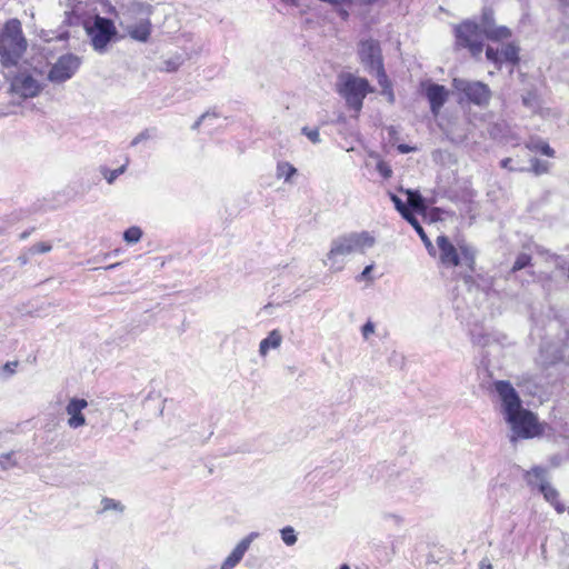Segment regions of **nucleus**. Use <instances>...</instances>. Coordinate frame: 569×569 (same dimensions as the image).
I'll use <instances>...</instances> for the list:
<instances>
[{
    "mask_svg": "<svg viewBox=\"0 0 569 569\" xmlns=\"http://www.w3.org/2000/svg\"><path fill=\"white\" fill-rule=\"evenodd\" d=\"M495 389L502 400L506 418L518 437L527 439L545 432V423L540 422L533 412L521 408V398L511 382L496 381Z\"/></svg>",
    "mask_w": 569,
    "mask_h": 569,
    "instance_id": "obj_1",
    "label": "nucleus"
},
{
    "mask_svg": "<svg viewBox=\"0 0 569 569\" xmlns=\"http://www.w3.org/2000/svg\"><path fill=\"white\" fill-rule=\"evenodd\" d=\"M436 246L438 261L442 267L447 269L465 267L471 273L476 271V251L466 241L455 244L448 236L439 234L436 238Z\"/></svg>",
    "mask_w": 569,
    "mask_h": 569,
    "instance_id": "obj_2",
    "label": "nucleus"
},
{
    "mask_svg": "<svg viewBox=\"0 0 569 569\" xmlns=\"http://www.w3.org/2000/svg\"><path fill=\"white\" fill-rule=\"evenodd\" d=\"M27 48L21 22L17 19L8 20L0 31V58L6 68L17 67Z\"/></svg>",
    "mask_w": 569,
    "mask_h": 569,
    "instance_id": "obj_3",
    "label": "nucleus"
},
{
    "mask_svg": "<svg viewBox=\"0 0 569 569\" xmlns=\"http://www.w3.org/2000/svg\"><path fill=\"white\" fill-rule=\"evenodd\" d=\"M337 91L346 100L349 108L359 112L366 96L372 92L373 88L367 79L345 73L339 77Z\"/></svg>",
    "mask_w": 569,
    "mask_h": 569,
    "instance_id": "obj_4",
    "label": "nucleus"
},
{
    "mask_svg": "<svg viewBox=\"0 0 569 569\" xmlns=\"http://www.w3.org/2000/svg\"><path fill=\"white\" fill-rule=\"evenodd\" d=\"M375 238L368 231L350 232L342 234L331 242L328 251V260H335L337 257L352 254V252H365L366 248H371Z\"/></svg>",
    "mask_w": 569,
    "mask_h": 569,
    "instance_id": "obj_5",
    "label": "nucleus"
},
{
    "mask_svg": "<svg viewBox=\"0 0 569 569\" xmlns=\"http://www.w3.org/2000/svg\"><path fill=\"white\" fill-rule=\"evenodd\" d=\"M483 30L473 21H462L455 28L456 46L467 48L476 59L483 52Z\"/></svg>",
    "mask_w": 569,
    "mask_h": 569,
    "instance_id": "obj_6",
    "label": "nucleus"
},
{
    "mask_svg": "<svg viewBox=\"0 0 569 569\" xmlns=\"http://www.w3.org/2000/svg\"><path fill=\"white\" fill-rule=\"evenodd\" d=\"M453 88L469 101L477 106H486L491 99V90L488 84L480 81H467L453 79Z\"/></svg>",
    "mask_w": 569,
    "mask_h": 569,
    "instance_id": "obj_7",
    "label": "nucleus"
},
{
    "mask_svg": "<svg viewBox=\"0 0 569 569\" xmlns=\"http://www.w3.org/2000/svg\"><path fill=\"white\" fill-rule=\"evenodd\" d=\"M89 33L93 48L96 50H106V47L117 34V28L111 19L97 16L93 26L89 29Z\"/></svg>",
    "mask_w": 569,
    "mask_h": 569,
    "instance_id": "obj_8",
    "label": "nucleus"
},
{
    "mask_svg": "<svg viewBox=\"0 0 569 569\" xmlns=\"http://www.w3.org/2000/svg\"><path fill=\"white\" fill-rule=\"evenodd\" d=\"M486 58L498 67H501L503 62L517 67L521 61L519 47L515 42H508L502 47L501 52L499 49H495V47H487Z\"/></svg>",
    "mask_w": 569,
    "mask_h": 569,
    "instance_id": "obj_9",
    "label": "nucleus"
},
{
    "mask_svg": "<svg viewBox=\"0 0 569 569\" xmlns=\"http://www.w3.org/2000/svg\"><path fill=\"white\" fill-rule=\"evenodd\" d=\"M358 54L360 62L373 70L379 63H383L378 40L365 39L359 42Z\"/></svg>",
    "mask_w": 569,
    "mask_h": 569,
    "instance_id": "obj_10",
    "label": "nucleus"
},
{
    "mask_svg": "<svg viewBox=\"0 0 569 569\" xmlns=\"http://www.w3.org/2000/svg\"><path fill=\"white\" fill-rule=\"evenodd\" d=\"M80 61L72 54L62 56L52 66L49 72V78L53 81H66L70 79L78 70Z\"/></svg>",
    "mask_w": 569,
    "mask_h": 569,
    "instance_id": "obj_11",
    "label": "nucleus"
},
{
    "mask_svg": "<svg viewBox=\"0 0 569 569\" xmlns=\"http://www.w3.org/2000/svg\"><path fill=\"white\" fill-rule=\"evenodd\" d=\"M420 86L423 89L425 97L429 102L430 111L433 116H438L448 99L449 91L445 88V86L432 83L430 81L421 82Z\"/></svg>",
    "mask_w": 569,
    "mask_h": 569,
    "instance_id": "obj_12",
    "label": "nucleus"
},
{
    "mask_svg": "<svg viewBox=\"0 0 569 569\" xmlns=\"http://www.w3.org/2000/svg\"><path fill=\"white\" fill-rule=\"evenodd\" d=\"M88 407V401L81 398H72L66 407V411L69 415L68 425L71 428H79L86 425V416L83 409Z\"/></svg>",
    "mask_w": 569,
    "mask_h": 569,
    "instance_id": "obj_13",
    "label": "nucleus"
},
{
    "mask_svg": "<svg viewBox=\"0 0 569 569\" xmlns=\"http://www.w3.org/2000/svg\"><path fill=\"white\" fill-rule=\"evenodd\" d=\"M151 21L148 18H144L127 26L126 31L132 39L144 43L151 34Z\"/></svg>",
    "mask_w": 569,
    "mask_h": 569,
    "instance_id": "obj_14",
    "label": "nucleus"
},
{
    "mask_svg": "<svg viewBox=\"0 0 569 569\" xmlns=\"http://www.w3.org/2000/svg\"><path fill=\"white\" fill-rule=\"evenodd\" d=\"M250 539L243 538L237 545L236 548L228 555L221 565L220 569H233L243 558V555L249 548Z\"/></svg>",
    "mask_w": 569,
    "mask_h": 569,
    "instance_id": "obj_15",
    "label": "nucleus"
},
{
    "mask_svg": "<svg viewBox=\"0 0 569 569\" xmlns=\"http://www.w3.org/2000/svg\"><path fill=\"white\" fill-rule=\"evenodd\" d=\"M523 480L526 481L528 487L538 488L539 490L542 483L548 482L547 470L539 466L532 467L531 469L525 471Z\"/></svg>",
    "mask_w": 569,
    "mask_h": 569,
    "instance_id": "obj_16",
    "label": "nucleus"
},
{
    "mask_svg": "<svg viewBox=\"0 0 569 569\" xmlns=\"http://www.w3.org/2000/svg\"><path fill=\"white\" fill-rule=\"evenodd\" d=\"M539 492L556 509L558 513H562L565 511L566 508L565 505L560 501L558 490L553 488L549 482L542 483L540 486Z\"/></svg>",
    "mask_w": 569,
    "mask_h": 569,
    "instance_id": "obj_17",
    "label": "nucleus"
},
{
    "mask_svg": "<svg viewBox=\"0 0 569 569\" xmlns=\"http://www.w3.org/2000/svg\"><path fill=\"white\" fill-rule=\"evenodd\" d=\"M483 33L492 41H505L512 37V30L507 26L489 24L485 27Z\"/></svg>",
    "mask_w": 569,
    "mask_h": 569,
    "instance_id": "obj_18",
    "label": "nucleus"
},
{
    "mask_svg": "<svg viewBox=\"0 0 569 569\" xmlns=\"http://www.w3.org/2000/svg\"><path fill=\"white\" fill-rule=\"evenodd\" d=\"M282 336L278 329L269 332L268 337L262 339L259 345V352L266 356L270 348H278L281 346Z\"/></svg>",
    "mask_w": 569,
    "mask_h": 569,
    "instance_id": "obj_19",
    "label": "nucleus"
},
{
    "mask_svg": "<svg viewBox=\"0 0 569 569\" xmlns=\"http://www.w3.org/2000/svg\"><path fill=\"white\" fill-rule=\"evenodd\" d=\"M373 70L377 73V80L379 86L382 88L383 93L388 94L390 97V100L393 101L395 96L392 90V83L385 70L383 63H379V66H377Z\"/></svg>",
    "mask_w": 569,
    "mask_h": 569,
    "instance_id": "obj_20",
    "label": "nucleus"
},
{
    "mask_svg": "<svg viewBox=\"0 0 569 569\" xmlns=\"http://www.w3.org/2000/svg\"><path fill=\"white\" fill-rule=\"evenodd\" d=\"M16 87L23 97H33L39 91V86L36 80L27 76L16 82Z\"/></svg>",
    "mask_w": 569,
    "mask_h": 569,
    "instance_id": "obj_21",
    "label": "nucleus"
},
{
    "mask_svg": "<svg viewBox=\"0 0 569 569\" xmlns=\"http://www.w3.org/2000/svg\"><path fill=\"white\" fill-rule=\"evenodd\" d=\"M408 207L416 212L425 213L427 207L422 197L417 191H408Z\"/></svg>",
    "mask_w": 569,
    "mask_h": 569,
    "instance_id": "obj_22",
    "label": "nucleus"
},
{
    "mask_svg": "<svg viewBox=\"0 0 569 569\" xmlns=\"http://www.w3.org/2000/svg\"><path fill=\"white\" fill-rule=\"evenodd\" d=\"M532 266V257L528 253H523V251L516 257V261H513V266H511V273H517L522 269L529 268Z\"/></svg>",
    "mask_w": 569,
    "mask_h": 569,
    "instance_id": "obj_23",
    "label": "nucleus"
},
{
    "mask_svg": "<svg viewBox=\"0 0 569 569\" xmlns=\"http://www.w3.org/2000/svg\"><path fill=\"white\" fill-rule=\"evenodd\" d=\"M297 174V169L289 162H280L277 166V177L283 178L286 181Z\"/></svg>",
    "mask_w": 569,
    "mask_h": 569,
    "instance_id": "obj_24",
    "label": "nucleus"
},
{
    "mask_svg": "<svg viewBox=\"0 0 569 569\" xmlns=\"http://www.w3.org/2000/svg\"><path fill=\"white\" fill-rule=\"evenodd\" d=\"M527 148L532 150L533 152H538L549 158H552L555 156V151L551 149L548 142H542V140H538L537 142L527 144Z\"/></svg>",
    "mask_w": 569,
    "mask_h": 569,
    "instance_id": "obj_25",
    "label": "nucleus"
},
{
    "mask_svg": "<svg viewBox=\"0 0 569 569\" xmlns=\"http://www.w3.org/2000/svg\"><path fill=\"white\" fill-rule=\"evenodd\" d=\"M141 237L142 230L138 226H131L127 228L122 233V238L127 243H136L141 239Z\"/></svg>",
    "mask_w": 569,
    "mask_h": 569,
    "instance_id": "obj_26",
    "label": "nucleus"
},
{
    "mask_svg": "<svg viewBox=\"0 0 569 569\" xmlns=\"http://www.w3.org/2000/svg\"><path fill=\"white\" fill-rule=\"evenodd\" d=\"M281 538L282 540L284 541V543L291 546L293 543H296L297 541V535H296V531L292 527L288 526V527H284L282 530H281Z\"/></svg>",
    "mask_w": 569,
    "mask_h": 569,
    "instance_id": "obj_27",
    "label": "nucleus"
},
{
    "mask_svg": "<svg viewBox=\"0 0 569 569\" xmlns=\"http://www.w3.org/2000/svg\"><path fill=\"white\" fill-rule=\"evenodd\" d=\"M51 248L52 247L49 244V242L40 241L31 246L30 252L33 254H43V252H50Z\"/></svg>",
    "mask_w": 569,
    "mask_h": 569,
    "instance_id": "obj_28",
    "label": "nucleus"
},
{
    "mask_svg": "<svg viewBox=\"0 0 569 569\" xmlns=\"http://www.w3.org/2000/svg\"><path fill=\"white\" fill-rule=\"evenodd\" d=\"M378 172L385 178L390 179L392 177V169L388 162L381 160L377 163Z\"/></svg>",
    "mask_w": 569,
    "mask_h": 569,
    "instance_id": "obj_29",
    "label": "nucleus"
},
{
    "mask_svg": "<svg viewBox=\"0 0 569 569\" xmlns=\"http://www.w3.org/2000/svg\"><path fill=\"white\" fill-rule=\"evenodd\" d=\"M124 171V166H121L120 168L116 170H106L103 172L104 178L109 183H113L114 180Z\"/></svg>",
    "mask_w": 569,
    "mask_h": 569,
    "instance_id": "obj_30",
    "label": "nucleus"
},
{
    "mask_svg": "<svg viewBox=\"0 0 569 569\" xmlns=\"http://www.w3.org/2000/svg\"><path fill=\"white\" fill-rule=\"evenodd\" d=\"M302 132L313 142L319 143V129L318 128H309L303 127Z\"/></svg>",
    "mask_w": 569,
    "mask_h": 569,
    "instance_id": "obj_31",
    "label": "nucleus"
},
{
    "mask_svg": "<svg viewBox=\"0 0 569 569\" xmlns=\"http://www.w3.org/2000/svg\"><path fill=\"white\" fill-rule=\"evenodd\" d=\"M522 103L529 108L535 107L537 104V94L535 92H528L522 97Z\"/></svg>",
    "mask_w": 569,
    "mask_h": 569,
    "instance_id": "obj_32",
    "label": "nucleus"
},
{
    "mask_svg": "<svg viewBox=\"0 0 569 569\" xmlns=\"http://www.w3.org/2000/svg\"><path fill=\"white\" fill-rule=\"evenodd\" d=\"M361 331H362V336H363V338L368 339V338H369V336H370L371 333H373V332H375V325H373V322H372V321H370V320H369V321H367V322L362 326Z\"/></svg>",
    "mask_w": 569,
    "mask_h": 569,
    "instance_id": "obj_33",
    "label": "nucleus"
},
{
    "mask_svg": "<svg viewBox=\"0 0 569 569\" xmlns=\"http://www.w3.org/2000/svg\"><path fill=\"white\" fill-rule=\"evenodd\" d=\"M418 236H420V239L423 242V246L428 249V252L432 254L433 247L425 230L422 229L421 232H418Z\"/></svg>",
    "mask_w": 569,
    "mask_h": 569,
    "instance_id": "obj_34",
    "label": "nucleus"
},
{
    "mask_svg": "<svg viewBox=\"0 0 569 569\" xmlns=\"http://www.w3.org/2000/svg\"><path fill=\"white\" fill-rule=\"evenodd\" d=\"M392 201L395 202L396 208L399 210L400 213H403L406 210L409 209V207L405 204L402 200L396 194H392Z\"/></svg>",
    "mask_w": 569,
    "mask_h": 569,
    "instance_id": "obj_35",
    "label": "nucleus"
},
{
    "mask_svg": "<svg viewBox=\"0 0 569 569\" xmlns=\"http://www.w3.org/2000/svg\"><path fill=\"white\" fill-rule=\"evenodd\" d=\"M18 367H19V361L8 362L4 365L3 371L11 376L17 372Z\"/></svg>",
    "mask_w": 569,
    "mask_h": 569,
    "instance_id": "obj_36",
    "label": "nucleus"
},
{
    "mask_svg": "<svg viewBox=\"0 0 569 569\" xmlns=\"http://www.w3.org/2000/svg\"><path fill=\"white\" fill-rule=\"evenodd\" d=\"M531 167H532V170L535 171V173H537V174L545 173L548 170L547 166L541 164V162L539 160H535L532 162Z\"/></svg>",
    "mask_w": 569,
    "mask_h": 569,
    "instance_id": "obj_37",
    "label": "nucleus"
},
{
    "mask_svg": "<svg viewBox=\"0 0 569 569\" xmlns=\"http://www.w3.org/2000/svg\"><path fill=\"white\" fill-rule=\"evenodd\" d=\"M402 217L411 224L415 226L419 220L415 217L412 210L409 208L403 213Z\"/></svg>",
    "mask_w": 569,
    "mask_h": 569,
    "instance_id": "obj_38",
    "label": "nucleus"
},
{
    "mask_svg": "<svg viewBox=\"0 0 569 569\" xmlns=\"http://www.w3.org/2000/svg\"><path fill=\"white\" fill-rule=\"evenodd\" d=\"M397 150L401 154H408L415 152L417 150V147H410V144H399L397 147Z\"/></svg>",
    "mask_w": 569,
    "mask_h": 569,
    "instance_id": "obj_39",
    "label": "nucleus"
},
{
    "mask_svg": "<svg viewBox=\"0 0 569 569\" xmlns=\"http://www.w3.org/2000/svg\"><path fill=\"white\" fill-rule=\"evenodd\" d=\"M373 270V266L370 264L363 269L358 280H371L370 273Z\"/></svg>",
    "mask_w": 569,
    "mask_h": 569,
    "instance_id": "obj_40",
    "label": "nucleus"
},
{
    "mask_svg": "<svg viewBox=\"0 0 569 569\" xmlns=\"http://www.w3.org/2000/svg\"><path fill=\"white\" fill-rule=\"evenodd\" d=\"M322 1H327V2H330L332 4H346V3H350L351 0H322Z\"/></svg>",
    "mask_w": 569,
    "mask_h": 569,
    "instance_id": "obj_41",
    "label": "nucleus"
},
{
    "mask_svg": "<svg viewBox=\"0 0 569 569\" xmlns=\"http://www.w3.org/2000/svg\"><path fill=\"white\" fill-rule=\"evenodd\" d=\"M480 569H493L489 561H481Z\"/></svg>",
    "mask_w": 569,
    "mask_h": 569,
    "instance_id": "obj_42",
    "label": "nucleus"
},
{
    "mask_svg": "<svg viewBox=\"0 0 569 569\" xmlns=\"http://www.w3.org/2000/svg\"><path fill=\"white\" fill-rule=\"evenodd\" d=\"M511 162H512V159H510V158L503 159L501 161V167L502 168H509Z\"/></svg>",
    "mask_w": 569,
    "mask_h": 569,
    "instance_id": "obj_43",
    "label": "nucleus"
},
{
    "mask_svg": "<svg viewBox=\"0 0 569 569\" xmlns=\"http://www.w3.org/2000/svg\"><path fill=\"white\" fill-rule=\"evenodd\" d=\"M411 227L415 228L418 233L421 232L423 229L419 221L415 226H411Z\"/></svg>",
    "mask_w": 569,
    "mask_h": 569,
    "instance_id": "obj_44",
    "label": "nucleus"
},
{
    "mask_svg": "<svg viewBox=\"0 0 569 569\" xmlns=\"http://www.w3.org/2000/svg\"><path fill=\"white\" fill-rule=\"evenodd\" d=\"M30 232H31V230H29V231H23V232L20 234V238H21V239L27 238V237L30 234Z\"/></svg>",
    "mask_w": 569,
    "mask_h": 569,
    "instance_id": "obj_45",
    "label": "nucleus"
},
{
    "mask_svg": "<svg viewBox=\"0 0 569 569\" xmlns=\"http://www.w3.org/2000/svg\"><path fill=\"white\" fill-rule=\"evenodd\" d=\"M463 279H465V282H467V283H468V282H470V281H471V279H472V278H471V276H466Z\"/></svg>",
    "mask_w": 569,
    "mask_h": 569,
    "instance_id": "obj_46",
    "label": "nucleus"
},
{
    "mask_svg": "<svg viewBox=\"0 0 569 569\" xmlns=\"http://www.w3.org/2000/svg\"><path fill=\"white\" fill-rule=\"evenodd\" d=\"M339 569H350L348 565H342Z\"/></svg>",
    "mask_w": 569,
    "mask_h": 569,
    "instance_id": "obj_47",
    "label": "nucleus"
},
{
    "mask_svg": "<svg viewBox=\"0 0 569 569\" xmlns=\"http://www.w3.org/2000/svg\"><path fill=\"white\" fill-rule=\"evenodd\" d=\"M368 2H373V1H377V0H367Z\"/></svg>",
    "mask_w": 569,
    "mask_h": 569,
    "instance_id": "obj_48",
    "label": "nucleus"
},
{
    "mask_svg": "<svg viewBox=\"0 0 569 569\" xmlns=\"http://www.w3.org/2000/svg\"><path fill=\"white\" fill-rule=\"evenodd\" d=\"M292 2H295L296 0H291Z\"/></svg>",
    "mask_w": 569,
    "mask_h": 569,
    "instance_id": "obj_49",
    "label": "nucleus"
}]
</instances>
